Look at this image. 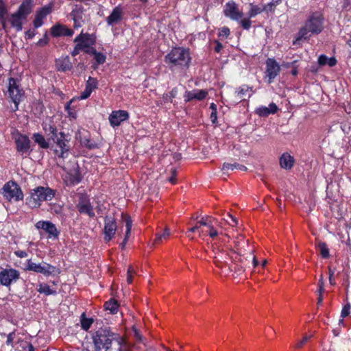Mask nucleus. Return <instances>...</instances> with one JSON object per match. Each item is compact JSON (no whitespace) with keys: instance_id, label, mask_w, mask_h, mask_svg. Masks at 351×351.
<instances>
[{"instance_id":"36","label":"nucleus","mask_w":351,"mask_h":351,"mask_svg":"<svg viewBox=\"0 0 351 351\" xmlns=\"http://www.w3.org/2000/svg\"><path fill=\"white\" fill-rule=\"evenodd\" d=\"M170 235V230L169 228H166L162 233H157L156 234V237L154 241V244H159L162 243L163 241L167 240Z\"/></svg>"},{"instance_id":"35","label":"nucleus","mask_w":351,"mask_h":351,"mask_svg":"<svg viewBox=\"0 0 351 351\" xmlns=\"http://www.w3.org/2000/svg\"><path fill=\"white\" fill-rule=\"evenodd\" d=\"M121 217L125 223L126 228L124 239H127V240L128 241L132 230V220L131 219V217L128 214L122 213Z\"/></svg>"},{"instance_id":"44","label":"nucleus","mask_w":351,"mask_h":351,"mask_svg":"<svg viewBox=\"0 0 351 351\" xmlns=\"http://www.w3.org/2000/svg\"><path fill=\"white\" fill-rule=\"evenodd\" d=\"M215 219L210 216H206L202 217L199 221H197V223L202 226L208 228L212 223H213Z\"/></svg>"},{"instance_id":"56","label":"nucleus","mask_w":351,"mask_h":351,"mask_svg":"<svg viewBox=\"0 0 351 351\" xmlns=\"http://www.w3.org/2000/svg\"><path fill=\"white\" fill-rule=\"evenodd\" d=\"M311 336L305 335L300 341H299L295 346V348L300 349L303 347L304 344L310 339Z\"/></svg>"},{"instance_id":"5","label":"nucleus","mask_w":351,"mask_h":351,"mask_svg":"<svg viewBox=\"0 0 351 351\" xmlns=\"http://www.w3.org/2000/svg\"><path fill=\"white\" fill-rule=\"evenodd\" d=\"M70 140L71 138L69 134L64 132H60V136L51 142V143H53L51 148L56 156L63 159L69 156Z\"/></svg>"},{"instance_id":"15","label":"nucleus","mask_w":351,"mask_h":351,"mask_svg":"<svg viewBox=\"0 0 351 351\" xmlns=\"http://www.w3.org/2000/svg\"><path fill=\"white\" fill-rule=\"evenodd\" d=\"M223 12L226 17L237 21L243 15V12L239 10L237 5L233 1H228L226 3Z\"/></svg>"},{"instance_id":"25","label":"nucleus","mask_w":351,"mask_h":351,"mask_svg":"<svg viewBox=\"0 0 351 351\" xmlns=\"http://www.w3.org/2000/svg\"><path fill=\"white\" fill-rule=\"evenodd\" d=\"M24 16H21L16 12L12 14L10 19L11 26L15 28L16 32H20L23 29V21H25Z\"/></svg>"},{"instance_id":"23","label":"nucleus","mask_w":351,"mask_h":351,"mask_svg":"<svg viewBox=\"0 0 351 351\" xmlns=\"http://www.w3.org/2000/svg\"><path fill=\"white\" fill-rule=\"evenodd\" d=\"M278 108L274 102L269 104V107L261 106L256 108L255 113L261 117H267L269 114H274L277 112Z\"/></svg>"},{"instance_id":"21","label":"nucleus","mask_w":351,"mask_h":351,"mask_svg":"<svg viewBox=\"0 0 351 351\" xmlns=\"http://www.w3.org/2000/svg\"><path fill=\"white\" fill-rule=\"evenodd\" d=\"M123 19V11L121 5L116 6L110 15L106 18V21L109 26H112L114 24L120 22Z\"/></svg>"},{"instance_id":"11","label":"nucleus","mask_w":351,"mask_h":351,"mask_svg":"<svg viewBox=\"0 0 351 351\" xmlns=\"http://www.w3.org/2000/svg\"><path fill=\"white\" fill-rule=\"evenodd\" d=\"M265 77L268 78V83L271 84L280 74V66L274 58H268L265 61Z\"/></svg>"},{"instance_id":"7","label":"nucleus","mask_w":351,"mask_h":351,"mask_svg":"<svg viewBox=\"0 0 351 351\" xmlns=\"http://www.w3.org/2000/svg\"><path fill=\"white\" fill-rule=\"evenodd\" d=\"M8 97L14 104V106L12 108V112H16L19 110V105L21 103L22 97L25 93L24 90L20 88V85L18 83L16 79L14 77H10L8 79Z\"/></svg>"},{"instance_id":"3","label":"nucleus","mask_w":351,"mask_h":351,"mask_svg":"<svg viewBox=\"0 0 351 351\" xmlns=\"http://www.w3.org/2000/svg\"><path fill=\"white\" fill-rule=\"evenodd\" d=\"M192 58L189 48L176 47L165 56L164 61L171 71L186 70L189 68Z\"/></svg>"},{"instance_id":"49","label":"nucleus","mask_w":351,"mask_h":351,"mask_svg":"<svg viewBox=\"0 0 351 351\" xmlns=\"http://www.w3.org/2000/svg\"><path fill=\"white\" fill-rule=\"evenodd\" d=\"M72 103V101H69V102H67L66 104H65V107H64V110L65 111L67 112L68 114V116L71 118H73V119H75L76 118V112L73 110V109L71 108V104Z\"/></svg>"},{"instance_id":"50","label":"nucleus","mask_w":351,"mask_h":351,"mask_svg":"<svg viewBox=\"0 0 351 351\" xmlns=\"http://www.w3.org/2000/svg\"><path fill=\"white\" fill-rule=\"evenodd\" d=\"M230 34V28L224 26L219 29L218 36L222 38H228Z\"/></svg>"},{"instance_id":"48","label":"nucleus","mask_w":351,"mask_h":351,"mask_svg":"<svg viewBox=\"0 0 351 351\" xmlns=\"http://www.w3.org/2000/svg\"><path fill=\"white\" fill-rule=\"evenodd\" d=\"M94 59L97 64H102L106 62V56L104 53L97 51L94 55Z\"/></svg>"},{"instance_id":"53","label":"nucleus","mask_w":351,"mask_h":351,"mask_svg":"<svg viewBox=\"0 0 351 351\" xmlns=\"http://www.w3.org/2000/svg\"><path fill=\"white\" fill-rule=\"evenodd\" d=\"M201 230L202 229H201L200 225H199L197 223H196V224L193 227H191L189 229V230L186 233V235L188 237L193 239V238L191 236V233L195 232L197 231L198 232H199V231H201Z\"/></svg>"},{"instance_id":"17","label":"nucleus","mask_w":351,"mask_h":351,"mask_svg":"<svg viewBox=\"0 0 351 351\" xmlns=\"http://www.w3.org/2000/svg\"><path fill=\"white\" fill-rule=\"evenodd\" d=\"M129 113L126 110H114L109 115V122L112 127L119 126L122 122L129 119Z\"/></svg>"},{"instance_id":"26","label":"nucleus","mask_w":351,"mask_h":351,"mask_svg":"<svg viewBox=\"0 0 351 351\" xmlns=\"http://www.w3.org/2000/svg\"><path fill=\"white\" fill-rule=\"evenodd\" d=\"M33 0H24L16 11L21 16L27 19L32 11Z\"/></svg>"},{"instance_id":"16","label":"nucleus","mask_w":351,"mask_h":351,"mask_svg":"<svg viewBox=\"0 0 351 351\" xmlns=\"http://www.w3.org/2000/svg\"><path fill=\"white\" fill-rule=\"evenodd\" d=\"M50 35L53 38H58L61 36L71 37L73 35L74 32L73 29L67 27L65 25L60 23L54 24L49 29Z\"/></svg>"},{"instance_id":"33","label":"nucleus","mask_w":351,"mask_h":351,"mask_svg":"<svg viewBox=\"0 0 351 351\" xmlns=\"http://www.w3.org/2000/svg\"><path fill=\"white\" fill-rule=\"evenodd\" d=\"M239 169L241 171H245L247 170V167L243 165L234 162L233 164L224 162L222 167V171L223 173H228L230 170Z\"/></svg>"},{"instance_id":"63","label":"nucleus","mask_w":351,"mask_h":351,"mask_svg":"<svg viewBox=\"0 0 351 351\" xmlns=\"http://www.w3.org/2000/svg\"><path fill=\"white\" fill-rule=\"evenodd\" d=\"M92 92L93 91H91L86 87H85V89L84 90V91H82L81 93L80 99H86L90 97V94L92 93Z\"/></svg>"},{"instance_id":"43","label":"nucleus","mask_w":351,"mask_h":351,"mask_svg":"<svg viewBox=\"0 0 351 351\" xmlns=\"http://www.w3.org/2000/svg\"><path fill=\"white\" fill-rule=\"evenodd\" d=\"M85 87L91 91H93L98 88V80L95 77H89L88 80L86 82Z\"/></svg>"},{"instance_id":"32","label":"nucleus","mask_w":351,"mask_h":351,"mask_svg":"<svg viewBox=\"0 0 351 351\" xmlns=\"http://www.w3.org/2000/svg\"><path fill=\"white\" fill-rule=\"evenodd\" d=\"M104 308L109 311L111 314H116L118 311L119 304L114 298H110L104 303Z\"/></svg>"},{"instance_id":"37","label":"nucleus","mask_w":351,"mask_h":351,"mask_svg":"<svg viewBox=\"0 0 351 351\" xmlns=\"http://www.w3.org/2000/svg\"><path fill=\"white\" fill-rule=\"evenodd\" d=\"M249 90H252V87H250L247 84H243L237 88L234 93L239 99H243V97L246 95Z\"/></svg>"},{"instance_id":"47","label":"nucleus","mask_w":351,"mask_h":351,"mask_svg":"<svg viewBox=\"0 0 351 351\" xmlns=\"http://www.w3.org/2000/svg\"><path fill=\"white\" fill-rule=\"evenodd\" d=\"M51 212L56 215H61L63 213V206L59 204L55 203L51 205Z\"/></svg>"},{"instance_id":"40","label":"nucleus","mask_w":351,"mask_h":351,"mask_svg":"<svg viewBox=\"0 0 351 351\" xmlns=\"http://www.w3.org/2000/svg\"><path fill=\"white\" fill-rule=\"evenodd\" d=\"M282 0H271L267 4L263 5L265 8V12L267 14L274 12L277 5L280 4Z\"/></svg>"},{"instance_id":"18","label":"nucleus","mask_w":351,"mask_h":351,"mask_svg":"<svg viewBox=\"0 0 351 351\" xmlns=\"http://www.w3.org/2000/svg\"><path fill=\"white\" fill-rule=\"evenodd\" d=\"M208 93L203 89H194L193 90H186L184 94V101L187 103L194 99L202 101L206 98Z\"/></svg>"},{"instance_id":"52","label":"nucleus","mask_w":351,"mask_h":351,"mask_svg":"<svg viewBox=\"0 0 351 351\" xmlns=\"http://www.w3.org/2000/svg\"><path fill=\"white\" fill-rule=\"evenodd\" d=\"M8 14V8L3 0H0V19L5 18Z\"/></svg>"},{"instance_id":"14","label":"nucleus","mask_w":351,"mask_h":351,"mask_svg":"<svg viewBox=\"0 0 351 351\" xmlns=\"http://www.w3.org/2000/svg\"><path fill=\"white\" fill-rule=\"evenodd\" d=\"M35 226L37 229L45 230L48 234V239H58L60 233L56 225L50 221H39Z\"/></svg>"},{"instance_id":"38","label":"nucleus","mask_w":351,"mask_h":351,"mask_svg":"<svg viewBox=\"0 0 351 351\" xmlns=\"http://www.w3.org/2000/svg\"><path fill=\"white\" fill-rule=\"evenodd\" d=\"M317 248L324 258H328L330 256L329 249L326 243L319 241L317 244Z\"/></svg>"},{"instance_id":"6","label":"nucleus","mask_w":351,"mask_h":351,"mask_svg":"<svg viewBox=\"0 0 351 351\" xmlns=\"http://www.w3.org/2000/svg\"><path fill=\"white\" fill-rule=\"evenodd\" d=\"M75 203V208L80 215H87L90 219L95 217L90 196L86 193H78Z\"/></svg>"},{"instance_id":"22","label":"nucleus","mask_w":351,"mask_h":351,"mask_svg":"<svg viewBox=\"0 0 351 351\" xmlns=\"http://www.w3.org/2000/svg\"><path fill=\"white\" fill-rule=\"evenodd\" d=\"M73 42L77 45L95 44L96 36L93 34L84 33L83 31L77 36Z\"/></svg>"},{"instance_id":"10","label":"nucleus","mask_w":351,"mask_h":351,"mask_svg":"<svg viewBox=\"0 0 351 351\" xmlns=\"http://www.w3.org/2000/svg\"><path fill=\"white\" fill-rule=\"evenodd\" d=\"M20 278L19 271L14 268H5L0 271V284L10 287Z\"/></svg>"},{"instance_id":"41","label":"nucleus","mask_w":351,"mask_h":351,"mask_svg":"<svg viewBox=\"0 0 351 351\" xmlns=\"http://www.w3.org/2000/svg\"><path fill=\"white\" fill-rule=\"evenodd\" d=\"M263 12H265L264 5L260 7L257 5L250 4V9L249 10L248 14L250 18H253Z\"/></svg>"},{"instance_id":"19","label":"nucleus","mask_w":351,"mask_h":351,"mask_svg":"<svg viewBox=\"0 0 351 351\" xmlns=\"http://www.w3.org/2000/svg\"><path fill=\"white\" fill-rule=\"evenodd\" d=\"M82 178V175L77 167L74 169L70 170V171L67 173L64 179V182L66 186H74L80 183Z\"/></svg>"},{"instance_id":"24","label":"nucleus","mask_w":351,"mask_h":351,"mask_svg":"<svg viewBox=\"0 0 351 351\" xmlns=\"http://www.w3.org/2000/svg\"><path fill=\"white\" fill-rule=\"evenodd\" d=\"M56 64L58 71L62 72L70 71L73 68V64L71 62L70 58L68 56L56 60Z\"/></svg>"},{"instance_id":"39","label":"nucleus","mask_w":351,"mask_h":351,"mask_svg":"<svg viewBox=\"0 0 351 351\" xmlns=\"http://www.w3.org/2000/svg\"><path fill=\"white\" fill-rule=\"evenodd\" d=\"M94 320L93 318H87L85 316V313H82L81 315V327L83 330L87 331L90 328L93 324Z\"/></svg>"},{"instance_id":"27","label":"nucleus","mask_w":351,"mask_h":351,"mask_svg":"<svg viewBox=\"0 0 351 351\" xmlns=\"http://www.w3.org/2000/svg\"><path fill=\"white\" fill-rule=\"evenodd\" d=\"M294 162L295 160L293 157L287 152L283 153L280 158V165L282 169H291Z\"/></svg>"},{"instance_id":"59","label":"nucleus","mask_w":351,"mask_h":351,"mask_svg":"<svg viewBox=\"0 0 351 351\" xmlns=\"http://www.w3.org/2000/svg\"><path fill=\"white\" fill-rule=\"evenodd\" d=\"M240 262L242 264V268L250 267L251 261L249 258V255L247 256H241L240 257Z\"/></svg>"},{"instance_id":"46","label":"nucleus","mask_w":351,"mask_h":351,"mask_svg":"<svg viewBox=\"0 0 351 351\" xmlns=\"http://www.w3.org/2000/svg\"><path fill=\"white\" fill-rule=\"evenodd\" d=\"M350 308H351V306H350V303H347L346 304L342 310H341V319H339V322L340 323H343V318L346 317L347 316H348L350 313Z\"/></svg>"},{"instance_id":"8","label":"nucleus","mask_w":351,"mask_h":351,"mask_svg":"<svg viewBox=\"0 0 351 351\" xmlns=\"http://www.w3.org/2000/svg\"><path fill=\"white\" fill-rule=\"evenodd\" d=\"M1 194L9 202H18L23 199V193L19 185L14 181L6 182L3 188Z\"/></svg>"},{"instance_id":"55","label":"nucleus","mask_w":351,"mask_h":351,"mask_svg":"<svg viewBox=\"0 0 351 351\" xmlns=\"http://www.w3.org/2000/svg\"><path fill=\"white\" fill-rule=\"evenodd\" d=\"M208 228L209 229V231H206V234L209 235L211 238H215L218 235V232L213 227V223H212Z\"/></svg>"},{"instance_id":"1","label":"nucleus","mask_w":351,"mask_h":351,"mask_svg":"<svg viewBox=\"0 0 351 351\" xmlns=\"http://www.w3.org/2000/svg\"><path fill=\"white\" fill-rule=\"evenodd\" d=\"M95 351H132V346L110 327H101L92 335Z\"/></svg>"},{"instance_id":"58","label":"nucleus","mask_w":351,"mask_h":351,"mask_svg":"<svg viewBox=\"0 0 351 351\" xmlns=\"http://www.w3.org/2000/svg\"><path fill=\"white\" fill-rule=\"evenodd\" d=\"M59 136H60V132H58V128H56L53 132H52L51 134H49L47 136V137L49 141H50V143L51 141H53L54 139L58 138Z\"/></svg>"},{"instance_id":"54","label":"nucleus","mask_w":351,"mask_h":351,"mask_svg":"<svg viewBox=\"0 0 351 351\" xmlns=\"http://www.w3.org/2000/svg\"><path fill=\"white\" fill-rule=\"evenodd\" d=\"M240 24H241V26L244 29H249L251 27V25H252V21H250V19H241L240 21Z\"/></svg>"},{"instance_id":"34","label":"nucleus","mask_w":351,"mask_h":351,"mask_svg":"<svg viewBox=\"0 0 351 351\" xmlns=\"http://www.w3.org/2000/svg\"><path fill=\"white\" fill-rule=\"evenodd\" d=\"M25 270L32 271L36 273H39L43 274V262L42 263H36L32 261V259H29L27 261Z\"/></svg>"},{"instance_id":"62","label":"nucleus","mask_w":351,"mask_h":351,"mask_svg":"<svg viewBox=\"0 0 351 351\" xmlns=\"http://www.w3.org/2000/svg\"><path fill=\"white\" fill-rule=\"evenodd\" d=\"M329 273V282L331 285H336L335 279L334 278L335 269H332L330 267H328Z\"/></svg>"},{"instance_id":"64","label":"nucleus","mask_w":351,"mask_h":351,"mask_svg":"<svg viewBox=\"0 0 351 351\" xmlns=\"http://www.w3.org/2000/svg\"><path fill=\"white\" fill-rule=\"evenodd\" d=\"M214 43L215 44L214 51L215 53H219L222 49L223 48V45L217 40H214Z\"/></svg>"},{"instance_id":"30","label":"nucleus","mask_w":351,"mask_h":351,"mask_svg":"<svg viewBox=\"0 0 351 351\" xmlns=\"http://www.w3.org/2000/svg\"><path fill=\"white\" fill-rule=\"evenodd\" d=\"M32 138L34 142L37 143L39 147L42 149H48L51 144L50 141H49L48 138L45 139L44 136L40 133H34L33 134Z\"/></svg>"},{"instance_id":"51","label":"nucleus","mask_w":351,"mask_h":351,"mask_svg":"<svg viewBox=\"0 0 351 351\" xmlns=\"http://www.w3.org/2000/svg\"><path fill=\"white\" fill-rule=\"evenodd\" d=\"M37 29L34 27L33 29H29L24 33V37L25 40H32L37 34Z\"/></svg>"},{"instance_id":"9","label":"nucleus","mask_w":351,"mask_h":351,"mask_svg":"<svg viewBox=\"0 0 351 351\" xmlns=\"http://www.w3.org/2000/svg\"><path fill=\"white\" fill-rule=\"evenodd\" d=\"M117 230V220L114 216L106 215L103 229L104 241L106 243L110 241L115 236Z\"/></svg>"},{"instance_id":"60","label":"nucleus","mask_w":351,"mask_h":351,"mask_svg":"<svg viewBox=\"0 0 351 351\" xmlns=\"http://www.w3.org/2000/svg\"><path fill=\"white\" fill-rule=\"evenodd\" d=\"M84 145L85 147L88 148V149H93L97 147V145L95 143L92 142L89 139H86L84 142Z\"/></svg>"},{"instance_id":"20","label":"nucleus","mask_w":351,"mask_h":351,"mask_svg":"<svg viewBox=\"0 0 351 351\" xmlns=\"http://www.w3.org/2000/svg\"><path fill=\"white\" fill-rule=\"evenodd\" d=\"M84 9L82 5H76L70 13V16L73 21V28L78 29L82 26Z\"/></svg>"},{"instance_id":"13","label":"nucleus","mask_w":351,"mask_h":351,"mask_svg":"<svg viewBox=\"0 0 351 351\" xmlns=\"http://www.w3.org/2000/svg\"><path fill=\"white\" fill-rule=\"evenodd\" d=\"M16 149L21 155L29 154L31 152V141L29 137L23 134H19L14 140Z\"/></svg>"},{"instance_id":"57","label":"nucleus","mask_w":351,"mask_h":351,"mask_svg":"<svg viewBox=\"0 0 351 351\" xmlns=\"http://www.w3.org/2000/svg\"><path fill=\"white\" fill-rule=\"evenodd\" d=\"M228 219H226V221L228 223L229 225L231 226H236L238 224V220L236 217L232 216L230 214H228Z\"/></svg>"},{"instance_id":"28","label":"nucleus","mask_w":351,"mask_h":351,"mask_svg":"<svg viewBox=\"0 0 351 351\" xmlns=\"http://www.w3.org/2000/svg\"><path fill=\"white\" fill-rule=\"evenodd\" d=\"M60 273L61 270L58 267L53 266L51 264H49L46 262H43V274L45 276H55L59 275Z\"/></svg>"},{"instance_id":"2","label":"nucleus","mask_w":351,"mask_h":351,"mask_svg":"<svg viewBox=\"0 0 351 351\" xmlns=\"http://www.w3.org/2000/svg\"><path fill=\"white\" fill-rule=\"evenodd\" d=\"M325 18L320 11H313L309 13L303 25L300 27L293 40V45H299L302 40H308L313 36H317L324 29Z\"/></svg>"},{"instance_id":"42","label":"nucleus","mask_w":351,"mask_h":351,"mask_svg":"<svg viewBox=\"0 0 351 351\" xmlns=\"http://www.w3.org/2000/svg\"><path fill=\"white\" fill-rule=\"evenodd\" d=\"M215 256H214V262L217 267H221V264L223 263V256H228V254L224 252H221L219 250H217V252H215Z\"/></svg>"},{"instance_id":"45","label":"nucleus","mask_w":351,"mask_h":351,"mask_svg":"<svg viewBox=\"0 0 351 351\" xmlns=\"http://www.w3.org/2000/svg\"><path fill=\"white\" fill-rule=\"evenodd\" d=\"M49 43V37L48 35V32L46 30L45 33L43 35V38L39 39L37 43H36V45L38 47H44L48 45Z\"/></svg>"},{"instance_id":"4","label":"nucleus","mask_w":351,"mask_h":351,"mask_svg":"<svg viewBox=\"0 0 351 351\" xmlns=\"http://www.w3.org/2000/svg\"><path fill=\"white\" fill-rule=\"evenodd\" d=\"M56 195V191L48 186H37L32 189L29 196L26 197V204L31 208L40 207L42 202L51 200Z\"/></svg>"},{"instance_id":"29","label":"nucleus","mask_w":351,"mask_h":351,"mask_svg":"<svg viewBox=\"0 0 351 351\" xmlns=\"http://www.w3.org/2000/svg\"><path fill=\"white\" fill-rule=\"evenodd\" d=\"M42 128L46 136L51 134L57 128L56 123L53 118L49 117L45 119L42 123Z\"/></svg>"},{"instance_id":"31","label":"nucleus","mask_w":351,"mask_h":351,"mask_svg":"<svg viewBox=\"0 0 351 351\" xmlns=\"http://www.w3.org/2000/svg\"><path fill=\"white\" fill-rule=\"evenodd\" d=\"M37 291L40 293H43L46 296L49 295H56L58 291L56 289H51L49 285L47 283H40L38 285Z\"/></svg>"},{"instance_id":"12","label":"nucleus","mask_w":351,"mask_h":351,"mask_svg":"<svg viewBox=\"0 0 351 351\" xmlns=\"http://www.w3.org/2000/svg\"><path fill=\"white\" fill-rule=\"evenodd\" d=\"M52 4L46 5L37 10L32 24L35 29H38L44 25V19L52 12Z\"/></svg>"},{"instance_id":"61","label":"nucleus","mask_w":351,"mask_h":351,"mask_svg":"<svg viewBox=\"0 0 351 351\" xmlns=\"http://www.w3.org/2000/svg\"><path fill=\"white\" fill-rule=\"evenodd\" d=\"M14 336H15V330L10 332L7 335V340L5 342L6 345L13 346V340H14Z\"/></svg>"}]
</instances>
